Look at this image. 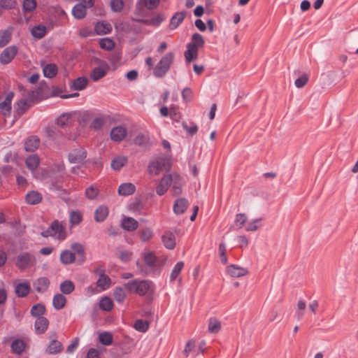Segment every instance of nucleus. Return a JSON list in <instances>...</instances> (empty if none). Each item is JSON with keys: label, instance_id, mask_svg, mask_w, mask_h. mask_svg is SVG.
<instances>
[{"label": "nucleus", "instance_id": "ea45409f", "mask_svg": "<svg viewBox=\"0 0 358 358\" xmlns=\"http://www.w3.org/2000/svg\"><path fill=\"white\" fill-rule=\"evenodd\" d=\"M106 75V69L103 67L98 66L95 67L92 70L90 74V78L93 81H98L101 78H103Z\"/></svg>", "mask_w": 358, "mask_h": 358}, {"label": "nucleus", "instance_id": "0eeeda50", "mask_svg": "<svg viewBox=\"0 0 358 358\" xmlns=\"http://www.w3.org/2000/svg\"><path fill=\"white\" fill-rule=\"evenodd\" d=\"M18 52L16 45H10L6 48L0 54V63L6 65L10 63Z\"/></svg>", "mask_w": 358, "mask_h": 358}, {"label": "nucleus", "instance_id": "7ed1b4c3", "mask_svg": "<svg viewBox=\"0 0 358 358\" xmlns=\"http://www.w3.org/2000/svg\"><path fill=\"white\" fill-rule=\"evenodd\" d=\"M175 55L172 52L166 53L153 69L155 77L161 78L166 76L173 63Z\"/></svg>", "mask_w": 358, "mask_h": 358}, {"label": "nucleus", "instance_id": "a878e982", "mask_svg": "<svg viewBox=\"0 0 358 358\" xmlns=\"http://www.w3.org/2000/svg\"><path fill=\"white\" fill-rule=\"evenodd\" d=\"M25 199L27 203L36 205L42 201V195L37 191H31L26 194Z\"/></svg>", "mask_w": 358, "mask_h": 358}, {"label": "nucleus", "instance_id": "0e129e2a", "mask_svg": "<svg viewBox=\"0 0 358 358\" xmlns=\"http://www.w3.org/2000/svg\"><path fill=\"white\" fill-rule=\"evenodd\" d=\"M99 190L94 185H91L85 190V195L89 199H94L98 195Z\"/></svg>", "mask_w": 358, "mask_h": 358}, {"label": "nucleus", "instance_id": "f03ea898", "mask_svg": "<svg viewBox=\"0 0 358 358\" xmlns=\"http://www.w3.org/2000/svg\"><path fill=\"white\" fill-rule=\"evenodd\" d=\"M41 234L43 237L47 238L50 236L59 241H64L68 236L65 227L57 220L53 221L49 227L46 230L43 231Z\"/></svg>", "mask_w": 358, "mask_h": 358}, {"label": "nucleus", "instance_id": "f8f14e48", "mask_svg": "<svg viewBox=\"0 0 358 358\" xmlns=\"http://www.w3.org/2000/svg\"><path fill=\"white\" fill-rule=\"evenodd\" d=\"M148 10L141 1L138 0L135 5L134 17H131V20L137 22V20L146 19L145 17L149 15Z\"/></svg>", "mask_w": 358, "mask_h": 358}, {"label": "nucleus", "instance_id": "6ab92c4d", "mask_svg": "<svg viewBox=\"0 0 358 358\" xmlns=\"http://www.w3.org/2000/svg\"><path fill=\"white\" fill-rule=\"evenodd\" d=\"M189 205L188 201L185 198L177 199L173 204V212L176 215L184 213Z\"/></svg>", "mask_w": 358, "mask_h": 358}, {"label": "nucleus", "instance_id": "a18cd8bd", "mask_svg": "<svg viewBox=\"0 0 358 358\" xmlns=\"http://www.w3.org/2000/svg\"><path fill=\"white\" fill-rule=\"evenodd\" d=\"M99 308L105 311H110L113 308V302L109 297H102L99 302Z\"/></svg>", "mask_w": 358, "mask_h": 358}, {"label": "nucleus", "instance_id": "6e6d98bb", "mask_svg": "<svg viewBox=\"0 0 358 358\" xmlns=\"http://www.w3.org/2000/svg\"><path fill=\"white\" fill-rule=\"evenodd\" d=\"M71 115L62 114L57 119V124L60 127H66L70 124Z\"/></svg>", "mask_w": 358, "mask_h": 358}, {"label": "nucleus", "instance_id": "09e8293b", "mask_svg": "<svg viewBox=\"0 0 358 358\" xmlns=\"http://www.w3.org/2000/svg\"><path fill=\"white\" fill-rule=\"evenodd\" d=\"M99 340L102 345H110L113 343V338L111 333L104 331L99 334Z\"/></svg>", "mask_w": 358, "mask_h": 358}, {"label": "nucleus", "instance_id": "c03bdc74", "mask_svg": "<svg viewBox=\"0 0 358 358\" xmlns=\"http://www.w3.org/2000/svg\"><path fill=\"white\" fill-rule=\"evenodd\" d=\"M12 32L9 29L0 31V48L6 46L10 41Z\"/></svg>", "mask_w": 358, "mask_h": 358}, {"label": "nucleus", "instance_id": "f704fd0d", "mask_svg": "<svg viewBox=\"0 0 358 358\" xmlns=\"http://www.w3.org/2000/svg\"><path fill=\"white\" fill-rule=\"evenodd\" d=\"M66 303V297L62 294H57L54 296L52 299V305L56 310H61L63 308Z\"/></svg>", "mask_w": 358, "mask_h": 358}, {"label": "nucleus", "instance_id": "a211bd4d", "mask_svg": "<svg viewBox=\"0 0 358 358\" xmlns=\"http://www.w3.org/2000/svg\"><path fill=\"white\" fill-rule=\"evenodd\" d=\"M187 13L180 11L176 13L171 18L169 27L171 30L176 29L185 18Z\"/></svg>", "mask_w": 358, "mask_h": 358}, {"label": "nucleus", "instance_id": "c756f323", "mask_svg": "<svg viewBox=\"0 0 358 358\" xmlns=\"http://www.w3.org/2000/svg\"><path fill=\"white\" fill-rule=\"evenodd\" d=\"M26 344L22 339L14 340L10 345L12 352L15 355H21L25 350Z\"/></svg>", "mask_w": 358, "mask_h": 358}, {"label": "nucleus", "instance_id": "20e7f679", "mask_svg": "<svg viewBox=\"0 0 358 358\" xmlns=\"http://www.w3.org/2000/svg\"><path fill=\"white\" fill-rule=\"evenodd\" d=\"M35 91H29L26 98H22L15 103V113L18 117L24 115L31 106Z\"/></svg>", "mask_w": 358, "mask_h": 358}, {"label": "nucleus", "instance_id": "79ce46f5", "mask_svg": "<svg viewBox=\"0 0 358 358\" xmlns=\"http://www.w3.org/2000/svg\"><path fill=\"white\" fill-rule=\"evenodd\" d=\"M31 34L36 38H42L46 34V27L40 24L34 26L31 29Z\"/></svg>", "mask_w": 358, "mask_h": 358}, {"label": "nucleus", "instance_id": "13d9d810", "mask_svg": "<svg viewBox=\"0 0 358 358\" xmlns=\"http://www.w3.org/2000/svg\"><path fill=\"white\" fill-rule=\"evenodd\" d=\"M140 238L143 242H147L153 236L152 230L150 228H145L139 231Z\"/></svg>", "mask_w": 358, "mask_h": 358}, {"label": "nucleus", "instance_id": "de8ad7c7", "mask_svg": "<svg viewBox=\"0 0 358 358\" xmlns=\"http://www.w3.org/2000/svg\"><path fill=\"white\" fill-rule=\"evenodd\" d=\"M113 296L115 300L118 303H122L127 297V294L122 287H116L113 292Z\"/></svg>", "mask_w": 358, "mask_h": 358}, {"label": "nucleus", "instance_id": "2f4dec72", "mask_svg": "<svg viewBox=\"0 0 358 358\" xmlns=\"http://www.w3.org/2000/svg\"><path fill=\"white\" fill-rule=\"evenodd\" d=\"M51 173L56 178H64L65 166L62 162L55 163L51 167Z\"/></svg>", "mask_w": 358, "mask_h": 358}, {"label": "nucleus", "instance_id": "cd10ccee", "mask_svg": "<svg viewBox=\"0 0 358 358\" xmlns=\"http://www.w3.org/2000/svg\"><path fill=\"white\" fill-rule=\"evenodd\" d=\"M62 350L63 347L61 342L56 339H52L46 349V352L50 355H56L61 352Z\"/></svg>", "mask_w": 358, "mask_h": 358}, {"label": "nucleus", "instance_id": "e2e57ef3", "mask_svg": "<svg viewBox=\"0 0 358 358\" xmlns=\"http://www.w3.org/2000/svg\"><path fill=\"white\" fill-rule=\"evenodd\" d=\"M71 249L74 251V254H78L83 259H85V250L82 244L74 243L71 245Z\"/></svg>", "mask_w": 358, "mask_h": 358}, {"label": "nucleus", "instance_id": "aec40b11", "mask_svg": "<svg viewBox=\"0 0 358 358\" xmlns=\"http://www.w3.org/2000/svg\"><path fill=\"white\" fill-rule=\"evenodd\" d=\"M40 139L36 136H31L24 141V149L27 152H34L38 149Z\"/></svg>", "mask_w": 358, "mask_h": 358}, {"label": "nucleus", "instance_id": "3c124183", "mask_svg": "<svg viewBox=\"0 0 358 358\" xmlns=\"http://www.w3.org/2000/svg\"><path fill=\"white\" fill-rule=\"evenodd\" d=\"M221 329L220 322L215 318H210L208 322V331L212 334H217Z\"/></svg>", "mask_w": 358, "mask_h": 358}, {"label": "nucleus", "instance_id": "69168bd1", "mask_svg": "<svg viewBox=\"0 0 358 358\" xmlns=\"http://www.w3.org/2000/svg\"><path fill=\"white\" fill-rule=\"evenodd\" d=\"M219 254L221 258V262L223 264H226L228 259L226 254V245L224 243H221L219 245Z\"/></svg>", "mask_w": 358, "mask_h": 358}, {"label": "nucleus", "instance_id": "774afa93", "mask_svg": "<svg viewBox=\"0 0 358 358\" xmlns=\"http://www.w3.org/2000/svg\"><path fill=\"white\" fill-rule=\"evenodd\" d=\"M104 123V120L102 117H96L91 122L90 127L94 130H99L101 129Z\"/></svg>", "mask_w": 358, "mask_h": 358}, {"label": "nucleus", "instance_id": "c9c22d12", "mask_svg": "<svg viewBox=\"0 0 358 358\" xmlns=\"http://www.w3.org/2000/svg\"><path fill=\"white\" fill-rule=\"evenodd\" d=\"M111 285L110 278L106 275H101L96 281V285L101 289L100 291H104L108 289Z\"/></svg>", "mask_w": 358, "mask_h": 358}, {"label": "nucleus", "instance_id": "2eb2a0df", "mask_svg": "<svg viewBox=\"0 0 358 358\" xmlns=\"http://www.w3.org/2000/svg\"><path fill=\"white\" fill-rule=\"evenodd\" d=\"M136 186L131 182H124L119 185L117 193L120 196H128L136 192Z\"/></svg>", "mask_w": 358, "mask_h": 358}, {"label": "nucleus", "instance_id": "49530a36", "mask_svg": "<svg viewBox=\"0 0 358 358\" xmlns=\"http://www.w3.org/2000/svg\"><path fill=\"white\" fill-rule=\"evenodd\" d=\"M45 312V306L41 303H37L34 305L31 308V314L33 317L38 318V317H43Z\"/></svg>", "mask_w": 358, "mask_h": 358}, {"label": "nucleus", "instance_id": "7c9ffc66", "mask_svg": "<svg viewBox=\"0 0 358 358\" xmlns=\"http://www.w3.org/2000/svg\"><path fill=\"white\" fill-rule=\"evenodd\" d=\"M50 285L49 280L45 277L39 278L34 283V286L38 292H45Z\"/></svg>", "mask_w": 358, "mask_h": 358}, {"label": "nucleus", "instance_id": "603ef678", "mask_svg": "<svg viewBox=\"0 0 358 358\" xmlns=\"http://www.w3.org/2000/svg\"><path fill=\"white\" fill-rule=\"evenodd\" d=\"M99 45L103 50H111L115 48V42L110 38H103L100 40Z\"/></svg>", "mask_w": 358, "mask_h": 358}, {"label": "nucleus", "instance_id": "c85d7f7f", "mask_svg": "<svg viewBox=\"0 0 358 358\" xmlns=\"http://www.w3.org/2000/svg\"><path fill=\"white\" fill-rule=\"evenodd\" d=\"M128 158L125 156L115 157L111 161V168L115 171H120L124 166L127 164Z\"/></svg>", "mask_w": 358, "mask_h": 358}, {"label": "nucleus", "instance_id": "9d476101", "mask_svg": "<svg viewBox=\"0 0 358 358\" xmlns=\"http://www.w3.org/2000/svg\"><path fill=\"white\" fill-rule=\"evenodd\" d=\"M87 157V152L85 149L80 148L71 150L69 154V161L73 164L82 162Z\"/></svg>", "mask_w": 358, "mask_h": 358}, {"label": "nucleus", "instance_id": "dca6fc26", "mask_svg": "<svg viewBox=\"0 0 358 358\" xmlns=\"http://www.w3.org/2000/svg\"><path fill=\"white\" fill-rule=\"evenodd\" d=\"M30 290L31 287L27 282L15 283V293L18 297L23 298L27 296L30 292Z\"/></svg>", "mask_w": 358, "mask_h": 358}, {"label": "nucleus", "instance_id": "e433bc0d", "mask_svg": "<svg viewBox=\"0 0 358 358\" xmlns=\"http://www.w3.org/2000/svg\"><path fill=\"white\" fill-rule=\"evenodd\" d=\"M39 164L40 158L37 155H29L26 159V165L31 171L36 169Z\"/></svg>", "mask_w": 358, "mask_h": 358}, {"label": "nucleus", "instance_id": "423d86ee", "mask_svg": "<svg viewBox=\"0 0 358 358\" xmlns=\"http://www.w3.org/2000/svg\"><path fill=\"white\" fill-rule=\"evenodd\" d=\"M83 3H76L72 9L73 16L78 20L83 19L86 16L87 8L94 6V0H83Z\"/></svg>", "mask_w": 358, "mask_h": 358}, {"label": "nucleus", "instance_id": "052dcab7", "mask_svg": "<svg viewBox=\"0 0 358 358\" xmlns=\"http://www.w3.org/2000/svg\"><path fill=\"white\" fill-rule=\"evenodd\" d=\"M145 264L149 267H154L156 262V257L152 252H147L143 256Z\"/></svg>", "mask_w": 358, "mask_h": 358}, {"label": "nucleus", "instance_id": "72a5a7b5", "mask_svg": "<svg viewBox=\"0 0 358 358\" xmlns=\"http://www.w3.org/2000/svg\"><path fill=\"white\" fill-rule=\"evenodd\" d=\"M75 259V254L69 250H63L60 254V261L63 264H71Z\"/></svg>", "mask_w": 358, "mask_h": 358}, {"label": "nucleus", "instance_id": "864d4df0", "mask_svg": "<svg viewBox=\"0 0 358 358\" xmlns=\"http://www.w3.org/2000/svg\"><path fill=\"white\" fill-rule=\"evenodd\" d=\"M173 195L177 196L179 195L181 193V183H180V178L178 175L173 176Z\"/></svg>", "mask_w": 358, "mask_h": 358}, {"label": "nucleus", "instance_id": "58836bf2", "mask_svg": "<svg viewBox=\"0 0 358 358\" xmlns=\"http://www.w3.org/2000/svg\"><path fill=\"white\" fill-rule=\"evenodd\" d=\"M197 48L194 45H187V50L185 52V57L187 62L197 57Z\"/></svg>", "mask_w": 358, "mask_h": 358}, {"label": "nucleus", "instance_id": "412c9836", "mask_svg": "<svg viewBox=\"0 0 358 358\" xmlns=\"http://www.w3.org/2000/svg\"><path fill=\"white\" fill-rule=\"evenodd\" d=\"M165 166V159H159L156 161L152 162L148 166L149 173L157 176Z\"/></svg>", "mask_w": 358, "mask_h": 358}, {"label": "nucleus", "instance_id": "393cba45", "mask_svg": "<svg viewBox=\"0 0 358 358\" xmlns=\"http://www.w3.org/2000/svg\"><path fill=\"white\" fill-rule=\"evenodd\" d=\"M112 31L111 25L106 22H99L94 26V32L97 35H104Z\"/></svg>", "mask_w": 358, "mask_h": 358}, {"label": "nucleus", "instance_id": "338daca9", "mask_svg": "<svg viewBox=\"0 0 358 358\" xmlns=\"http://www.w3.org/2000/svg\"><path fill=\"white\" fill-rule=\"evenodd\" d=\"M36 2L35 0H24L23 2V8L25 11H33L36 8Z\"/></svg>", "mask_w": 358, "mask_h": 358}, {"label": "nucleus", "instance_id": "f3484780", "mask_svg": "<svg viewBox=\"0 0 358 358\" xmlns=\"http://www.w3.org/2000/svg\"><path fill=\"white\" fill-rule=\"evenodd\" d=\"M227 273L231 277L240 278L248 273V270L239 266L231 264L227 267Z\"/></svg>", "mask_w": 358, "mask_h": 358}, {"label": "nucleus", "instance_id": "4c0bfd02", "mask_svg": "<svg viewBox=\"0 0 358 358\" xmlns=\"http://www.w3.org/2000/svg\"><path fill=\"white\" fill-rule=\"evenodd\" d=\"M62 182H63V178H56L55 179H52L50 186L49 189L51 191L55 192L57 193H61L64 192V189L62 187Z\"/></svg>", "mask_w": 358, "mask_h": 358}, {"label": "nucleus", "instance_id": "680f3d73", "mask_svg": "<svg viewBox=\"0 0 358 358\" xmlns=\"http://www.w3.org/2000/svg\"><path fill=\"white\" fill-rule=\"evenodd\" d=\"M149 137L148 134H138L134 141L136 145H143L148 143Z\"/></svg>", "mask_w": 358, "mask_h": 358}, {"label": "nucleus", "instance_id": "a19ab883", "mask_svg": "<svg viewBox=\"0 0 358 358\" xmlns=\"http://www.w3.org/2000/svg\"><path fill=\"white\" fill-rule=\"evenodd\" d=\"M75 285L71 280H66L60 284V291L64 294H69L73 292Z\"/></svg>", "mask_w": 358, "mask_h": 358}, {"label": "nucleus", "instance_id": "ddd939ff", "mask_svg": "<svg viewBox=\"0 0 358 358\" xmlns=\"http://www.w3.org/2000/svg\"><path fill=\"white\" fill-rule=\"evenodd\" d=\"M127 134V129L122 126L115 127L110 131V138L115 142L122 141Z\"/></svg>", "mask_w": 358, "mask_h": 358}, {"label": "nucleus", "instance_id": "8fccbe9b", "mask_svg": "<svg viewBox=\"0 0 358 358\" xmlns=\"http://www.w3.org/2000/svg\"><path fill=\"white\" fill-rule=\"evenodd\" d=\"M184 267V263L182 262H178L176 263V264L174 266L171 275H170V280L171 282L176 280V278L178 277L179 274L180 273L181 271L182 270Z\"/></svg>", "mask_w": 358, "mask_h": 358}, {"label": "nucleus", "instance_id": "473e14b6", "mask_svg": "<svg viewBox=\"0 0 358 358\" xmlns=\"http://www.w3.org/2000/svg\"><path fill=\"white\" fill-rule=\"evenodd\" d=\"M43 72L45 78H52L58 72L57 66L52 63L48 64L43 68Z\"/></svg>", "mask_w": 358, "mask_h": 358}, {"label": "nucleus", "instance_id": "4d7b16f0", "mask_svg": "<svg viewBox=\"0 0 358 358\" xmlns=\"http://www.w3.org/2000/svg\"><path fill=\"white\" fill-rule=\"evenodd\" d=\"M136 330L140 332H145L149 327L148 322L143 320H137L134 325Z\"/></svg>", "mask_w": 358, "mask_h": 358}, {"label": "nucleus", "instance_id": "b1692460", "mask_svg": "<svg viewBox=\"0 0 358 358\" xmlns=\"http://www.w3.org/2000/svg\"><path fill=\"white\" fill-rule=\"evenodd\" d=\"M49 324L48 320L44 317H38L35 321V331L36 334H43L48 329Z\"/></svg>", "mask_w": 358, "mask_h": 358}, {"label": "nucleus", "instance_id": "37998d69", "mask_svg": "<svg viewBox=\"0 0 358 358\" xmlns=\"http://www.w3.org/2000/svg\"><path fill=\"white\" fill-rule=\"evenodd\" d=\"M83 220L82 213L78 210H73L69 214V222L71 227L78 225Z\"/></svg>", "mask_w": 358, "mask_h": 358}, {"label": "nucleus", "instance_id": "39448f33", "mask_svg": "<svg viewBox=\"0 0 358 358\" xmlns=\"http://www.w3.org/2000/svg\"><path fill=\"white\" fill-rule=\"evenodd\" d=\"M36 263V258L34 255L30 252H22L20 254L15 262L16 266L20 270H24L25 268L34 265Z\"/></svg>", "mask_w": 358, "mask_h": 358}, {"label": "nucleus", "instance_id": "bf43d9fd", "mask_svg": "<svg viewBox=\"0 0 358 358\" xmlns=\"http://www.w3.org/2000/svg\"><path fill=\"white\" fill-rule=\"evenodd\" d=\"M124 5V3L123 0H111L110 3L111 10L115 13L121 12L123 9Z\"/></svg>", "mask_w": 358, "mask_h": 358}, {"label": "nucleus", "instance_id": "4be33fe9", "mask_svg": "<svg viewBox=\"0 0 358 358\" xmlns=\"http://www.w3.org/2000/svg\"><path fill=\"white\" fill-rule=\"evenodd\" d=\"M164 245L169 250H172L176 246L175 235L171 231H166L162 237Z\"/></svg>", "mask_w": 358, "mask_h": 358}, {"label": "nucleus", "instance_id": "f257e3e1", "mask_svg": "<svg viewBox=\"0 0 358 358\" xmlns=\"http://www.w3.org/2000/svg\"><path fill=\"white\" fill-rule=\"evenodd\" d=\"M128 292L139 296L152 294L155 289V284L150 280L136 278L123 285Z\"/></svg>", "mask_w": 358, "mask_h": 358}, {"label": "nucleus", "instance_id": "4468645a", "mask_svg": "<svg viewBox=\"0 0 358 358\" xmlns=\"http://www.w3.org/2000/svg\"><path fill=\"white\" fill-rule=\"evenodd\" d=\"M121 227L127 231H133L138 227V222L131 217H123L120 224Z\"/></svg>", "mask_w": 358, "mask_h": 358}, {"label": "nucleus", "instance_id": "5fc2aeb1", "mask_svg": "<svg viewBox=\"0 0 358 358\" xmlns=\"http://www.w3.org/2000/svg\"><path fill=\"white\" fill-rule=\"evenodd\" d=\"M192 43H189L187 45H194L197 49L204 45V40L203 36L198 33H194L192 35Z\"/></svg>", "mask_w": 358, "mask_h": 358}, {"label": "nucleus", "instance_id": "5701e85b", "mask_svg": "<svg viewBox=\"0 0 358 358\" xmlns=\"http://www.w3.org/2000/svg\"><path fill=\"white\" fill-rule=\"evenodd\" d=\"M108 208L106 206H99L94 212V220L96 222H103L108 215Z\"/></svg>", "mask_w": 358, "mask_h": 358}, {"label": "nucleus", "instance_id": "bb28decb", "mask_svg": "<svg viewBox=\"0 0 358 358\" xmlns=\"http://www.w3.org/2000/svg\"><path fill=\"white\" fill-rule=\"evenodd\" d=\"M87 78L85 77H78L70 84V88L74 90L80 91L87 87Z\"/></svg>", "mask_w": 358, "mask_h": 358}, {"label": "nucleus", "instance_id": "1a4fd4ad", "mask_svg": "<svg viewBox=\"0 0 358 358\" xmlns=\"http://www.w3.org/2000/svg\"><path fill=\"white\" fill-rule=\"evenodd\" d=\"M173 182V175L168 174L164 176L159 181L157 188L156 192L159 196L164 195L169 187L171 185Z\"/></svg>", "mask_w": 358, "mask_h": 358}, {"label": "nucleus", "instance_id": "6e6552de", "mask_svg": "<svg viewBox=\"0 0 358 358\" xmlns=\"http://www.w3.org/2000/svg\"><path fill=\"white\" fill-rule=\"evenodd\" d=\"M14 97V93L10 92L2 102L0 103V111L4 117H9L12 110V100Z\"/></svg>", "mask_w": 358, "mask_h": 358}, {"label": "nucleus", "instance_id": "9b49d317", "mask_svg": "<svg viewBox=\"0 0 358 358\" xmlns=\"http://www.w3.org/2000/svg\"><path fill=\"white\" fill-rule=\"evenodd\" d=\"M166 19L164 14L163 13H157L152 16L150 19H141L137 20V22L142 23L147 26H152L155 27H158L160 26L162 22H164Z\"/></svg>", "mask_w": 358, "mask_h": 358}]
</instances>
